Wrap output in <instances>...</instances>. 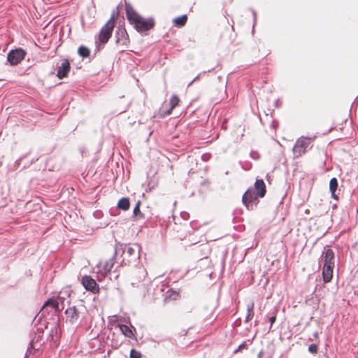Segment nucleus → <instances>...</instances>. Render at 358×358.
Listing matches in <instances>:
<instances>
[{
  "mask_svg": "<svg viewBox=\"0 0 358 358\" xmlns=\"http://www.w3.org/2000/svg\"><path fill=\"white\" fill-rule=\"evenodd\" d=\"M313 337H314V338H315V339H317V338H318L319 334H318V332H317V331H315V332H314V333H313Z\"/></svg>",
  "mask_w": 358,
  "mask_h": 358,
  "instance_id": "obj_32",
  "label": "nucleus"
},
{
  "mask_svg": "<svg viewBox=\"0 0 358 358\" xmlns=\"http://www.w3.org/2000/svg\"><path fill=\"white\" fill-rule=\"evenodd\" d=\"M126 15L129 23L133 24L138 32L150 30L154 27L153 18L144 19L130 5H126Z\"/></svg>",
  "mask_w": 358,
  "mask_h": 358,
  "instance_id": "obj_1",
  "label": "nucleus"
},
{
  "mask_svg": "<svg viewBox=\"0 0 358 358\" xmlns=\"http://www.w3.org/2000/svg\"><path fill=\"white\" fill-rule=\"evenodd\" d=\"M275 316H271L270 318H269V321H270V323H271V327L273 325V324L275 322Z\"/></svg>",
  "mask_w": 358,
  "mask_h": 358,
  "instance_id": "obj_30",
  "label": "nucleus"
},
{
  "mask_svg": "<svg viewBox=\"0 0 358 358\" xmlns=\"http://www.w3.org/2000/svg\"><path fill=\"white\" fill-rule=\"evenodd\" d=\"M321 262H324V265H335V255L334 251L330 248H324L322 255L320 257Z\"/></svg>",
  "mask_w": 358,
  "mask_h": 358,
  "instance_id": "obj_9",
  "label": "nucleus"
},
{
  "mask_svg": "<svg viewBox=\"0 0 358 358\" xmlns=\"http://www.w3.org/2000/svg\"><path fill=\"white\" fill-rule=\"evenodd\" d=\"M114 27L115 22L113 15L101 29L98 36V41H96V43H106L111 37Z\"/></svg>",
  "mask_w": 358,
  "mask_h": 358,
  "instance_id": "obj_3",
  "label": "nucleus"
},
{
  "mask_svg": "<svg viewBox=\"0 0 358 358\" xmlns=\"http://www.w3.org/2000/svg\"><path fill=\"white\" fill-rule=\"evenodd\" d=\"M252 340H248L246 341H244L238 347L236 350H234V352H237L238 351H241L243 349H245L247 348V343H252Z\"/></svg>",
  "mask_w": 358,
  "mask_h": 358,
  "instance_id": "obj_24",
  "label": "nucleus"
},
{
  "mask_svg": "<svg viewBox=\"0 0 358 358\" xmlns=\"http://www.w3.org/2000/svg\"><path fill=\"white\" fill-rule=\"evenodd\" d=\"M252 14H253V16H254V21L255 22L256 21V13L255 10L252 11Z\"/></svg>",
  "mask_w": 358,
  "mask_h": 358,
  "instance_id": "obj_34",
  "label": "nucleus"
},
{
  "mask_svg": "<svg viewBox=\"0 0 358 358\" xmlns=\"http://www.w3.org/2000/svg\"><path fill=\"white\" fill-rule=\"evenodd\" d=\"M114 259L113 257L111 258L108 261L104 263V264L103 265V267H102L103 271L102 272L105 275H107L112 269V268L114 265V259Z\"/></svg>",
  "mask_w": 358,
  "mask_h": 358,
  "instance_id": "obj_18",
  "label": "nucleus"
},
{
  "mask_svg": "<svg viewBox=\"0 0 358 358\" xmlns=\"http://www.w3.org/2000/svg\"><path fill=\"white\" fill-rule=\"evenodd\" d=\"M255 190L259 198H263L266 194V185L262 179H257L255 185Z\"/></svg>",
  "mask_w": 358,
  "mask_h": 358,
  "instance_id": "obj_13",
  "label": "nucleus"
},
{
  "mask_svg": "<svg viewBox=\"0 0 358 358\" xmlns=\"http://www.w3.org/2000/svg\"><path fill=\"white\" fill-rule=\"evenodd\" d=\"M82 284L86 290L90 291L92 293H97L99 287L96 281L90 275H84L82 278Z\"/></svg>",
  "mask_w": 358,
  "mask_h": 358,
  "instance_id": "obj_8",
  "label": "nucleus"
},
{
  "mask_svg": "<svg viewBox=\"0 0 358 358\" xmlns=\"http://www.w3.org/2000/svg\"><path fill=\"white\" fill-rule=\"evenodd\" d=\"M337 187H338V180L336 178H332L329 182V190L331 192V196L334 199H338V196L336 194V191L337 189Z\"/></svg>",
  "mask_w": 358,
  "mask_h": 358,
  "instance_id": "obj_15",
  "label": "nucleus"
},
{
  "mask_svg": "<svg viewBox=\"0 0 358 358\" xmlns=\"http://www.w3.org/2000/svg\"><path fill=\"white\" fill-rule=\"evenodd\" d=\"M130 206V202L129 198L127 197H122L120 199L117 203V207L119 209L123 210H127L129 208Z\"/></svg>",
  "mask_w": 358,
  "mask_h": 358,
  "instance_id": "obj_16",
  "label": "nucleus"
},
{
  "mask_svg": "<svg viewBox=\"0 0 358 358\" xmlns=\"http://www.w3.org/2000/svg\"><path fill=\"white\" fill-rule=\"evenodd\" d=\"M141 246L137 244H133L129 245L125 248L124 252L129 257H131L134 259H139L140 257Z\"/></svg>",
  "mask_w": 358,
  "mask_h": 358,
  "instance_id": "obj_10",
  "label": "nucleus"
},
{
  "mask_svg": "<svg viewBox=\"0 0 358 358\" xmlns=\"http://www.w3.org/2000/svg\"><path fill=\"white\" fill-rule=\"evenodd\" d=\"M259 196L252 188L248 189L243 195L242 201L248 210H252L258 203Z\"/></svg>",
  "mask_w": 358,
  "mask_h": 358,
  "instance_id": "obj_5",
  "label": "nucleus"
},
{
  "mask_svg": "<svg viewBox=\"0 0 358 358\" xmlns=\"http://www.w3.org/2000/svg\"><path fill=\"white\" fill-rule=\"evenodd\" d=\"M263 355H264V352L262 350H261L259 353H258V358H262L263 357Z\"/></svg>",
  "mask_w": 358,
  "mask_h": 358,
  "instance_id": "obj_33",
  "label": "nucleus"
},
{
  "mask_svg": "<svg viewBox=\"0 0 358 358\" xmlns=\"http://www.w3.org/2000/svg\"><path fill=\"white\" fill-rule=\"evenodd\" d=\"M120 329L122 334L128 338H132L134 336L133 331L127 325H125V324L120 325Z\"/></svg>",
  "mask_w": 358,
  "mask_h": 358,
  "instance_id": "obj_19",
  "label": "nucleus"
},
{
  "mask_svg": "<svg viewBox=\"0 0 358 358\" xmlns=\"http://www.w3.org/2000/svg\"><path fill=\"white\" fill-rule=\"evenodd\" d=\"M318 351V346L317 344H311L308 347V352L311 354H316Z\"/></svg>",
  "mask_w": 358,
  "mask_h": 358,
  "instance_id": "obj_25",
  "label": "nucleus"
},
{
  "mask_svg": "<svg viewBox=\"0 0 358 358\" xmlns=\"http://www.w3.org/2000/svg\"><path fill=\"white\" fill-rule=\"evenodd\" d=\"M334 268V266L331 265H323L322 277L325 283L329 282L331 280Z\"/></svg>",
  "mask_w": 358,
  "mask_h": 358,
  "instance_id": "obj_14",
  "label": "nucleus"
},
{
  "mask_svg": "<svg viewBox=\"0 0 358 358\" xmlns=\"http://www.w3.org/2000/svg\"><path fill=\"white\" fill-rule=\"evenodd\" d=\"M250 155V157L254 159H257L259 157V153L256 151H252Z\"/></svg>",
  "mask_w": 358,
  "mask_h": 358,
  "instance_id": "obj_28",
  "label": "nucleus"
},
{
  "mask_svg": "<svg viewBox=\"0 0 358 358\" xmlns=\"http://www.w3.org/2000/svg\"><path fill=\"white\" fill-rule=\"evenodd\" d=\"M64 298L59 296L57 299L55 298H50L48 299L45 303L43 304L42 309L46 308V307H51L52 309L55 310L56 311H59V302H62V303H64Z\"/></svg>",
  "mask_w": 358,
  "mask_h": 358,
  "instance_id": "obj_11",
  "label": "nucleus"
},
{
  "mask_svg": "<svg viewBox=\"0 0 358 358\" xmlns=\"http://www.w3.org/2000/svg\"><path fill=\"white\" fill-rule=\"evenodd\" d=\"M26 52L22 48L10 50L7 56V60L11 65H17L24 59Z\"/></svg>",
  "mask_w": 358,
  "mask_h": 358,
  "instance_id": "obj_6",
  "label": "nucleus"
},
{
  "mask_svg": "<svg viewBox=\"0 0 358 358\" xmlns=\"http://www.w3.org/2000/svg\"><path fill=\"white\" fill-rule=\"evenodd\" d=\"M206 73V71H203V72H202V73H199L197 76H196V77L193 79V80H192V81L190 82V83L189 84V86H190V85H192L194 81H196V80H198V79H199V78L202 75L205 74Z\"/></svg>",
  "mask_w": 358,
  "mask_h": 358,
  "instance_id": "obj_29",
  "label": "nucleus"
},
{
  "mask_svg": "<svg viewBox=\"0 0 358 358\" xmlns=\"http://www.w3.org/2000/svg\"><path fill=\"white\" fill-rule=\"evenodd\" d=\"M179 98L176 95H173L170 99L171 108L168 113H171V110L178 104Z\"/></svg>",
  "mask_w": 358,
  "mask_h": 358,
  "instance_id": "obj_22",
  "label": "nucleus"
},
{
  "mask_svg": "<svg viewBox=\"0 0 358 358\" xmlns=\"http://www.w3.org/2000/svg\"><path fill=\"white\" fill-rule=\"evenodd\" d=\"M187 20L186 15L178 17L173 20V23L176 27H182L185 24Z\"/></svg>",
  "mask_w": 358,
  "mask_h": 358,
  "instance_id": "obj_20",
  "label": "nucleus"
},
{
  "mask_svg": "<svg viewBox=\"0 0 358 358\" xmlns=\"http://www.w3.org/2000/svg\"><path fill=\"white\" fill-rule=\"evenodd\" d=\"M83 306H80L79 307H76L75 306L68 308L65 310V314L66 315L67 320L71 324H76L80 317V314L81 313L82 309H83Z\"/></svg>",
  "mask_w": 358,
  "mask_h": 358,
  "instance_id": "obj_7",
  "label": "nucleus"
},
{
  "mask_svg": "<svg viewBox=\"0 0 358 358\" xmlns=\"http://www.w3.org/2000/svg\"><path fill=\"white\" fill-rule=\"evenodd\" d=\"M181 215L182 217L185 219V220H187V217L189 216L188 213H186V212H183L181 213Z\"/></svg>",
  "mask_w": 358,
  "mask_h": 358,
  "instance_id": "obj_31",
  "label": "nucleus"
},
{
  "mask_svg": "<svg viewBox=\"0 0 358 358\" xmlns=\"http://www.w3.org/2000/svg\"><path fill=\"white\" fill-rule=\"evenodd\" d=\"M140 205H141V203L140 201H138L135 207L134 208V210H133V214L136 217H138V218H141L143 217V214L141 213V210H140Z\"/></svg>",
  "mask_w": 358,
  "mask_h": 358,
  "instance_id": "obj_23",
  "label": "nucleus"
},
{
  "mask_svg": "<svg viewBox=\"0 0 358 358\" xmlns=\"http://www.w3.org/2000/svg\"><path fill=\"white\" fill-rule=\"evenodd\" d=\"M254 302L250 301L247 305V315L245 317V322H248L254 316Z\"/></svg>",
  "mask_w": 358,
  "mask_h": 358,
  "instance_id": "obj_17",
  "label": "nucleus"
},
{
  "mask_svg": "<svg viewBox=\"0 0 358 358\" xmlns=\"http://www.w3.org/2000/svg\"><path fill=\"white\" fill-rule=\"evenodd\" d=\"M130 358H141V354L134 349L130 351Z\"/></svg>",
  "mask_w": 358,
  "mask_h": 358,
  "instance_id": "obj_26",
  "label": "nucleus"
},
{
  "mask_svg": "<svg viewBox=\"0 0 358 358\" xmlns=\"http://www.w3.org/2000/svg\"><path fill=\"white\" fill-rule=\"evenodd\" d=\"M70 69H71V66H70L69 62L66 59L63 61L62 63L61 64V66H59V68H58L57 76L59 79H62V78L66 77L68 73L70 71Z\"/></svg>",
  "mask_w": 358,
  "mask_h": 358,
  "instance_id": "obj_12",
  "label": "nucleus"
},
{
  "mask_svg": "<svg viewBox=\"0 0 358 358\" xmlns=\"http://www.w3.org/2000/svg\"><path fill=\"white\" fill-rule=\"evenodd\" d=\"M314 139L315 137L301 136L299 138L292 148L294 157H299L302 155L305 154L307 150L312 147L310 146V144Z\"/></svg>",
  "mask_w": 358,
  "mask_h": 358,
  "instance_id": "obj_2",
  "label": "nucleus"
},
{
  "mask_svg": "<svg viewBox=\"0 0 358 358\" xmlns=\"http://www.w3.org/2000/svg\"><path fill=\"white\" fill-rule=\"evenodd\" d=\"M115 43L118 47L122 48L121 51L124 50V48L127 47L129 43V35L124 27L119 26L117 27L115 34Z\"/></svg>",
  "mask_w": 358,
  "mask_h": 358,
  "instance_id": "obj_4",
  "label": "nucleus"
},
{
  "mask_svg": "<svg viewBox=\"0 0 358 358\" xmlns=\"http://www.w3.org/2000/svg\"><path fill=\"white\" fill-rule=\"evenodd\" d=\"M33 348H34V341H31L29 342V347L27 348L26 355H28L29 354H31V350H32Z\"/></svg>",
  "mask_w": 358,
  "mask_h": 358,
  "instance_id": "obj_27",
  "label": "nucleus"
},
{
  "mask_svg": "<svg viewBox=\"0 0 358 358\" xmlns=\"http://www.w3.org/2000/svg\"><path fill=\"white\" fill-rule=\"evenodd\" d=\"M213 70V69H209V70H208L206 72H210V71H212Z\"/></svg>",
  "mask_w": 358,
  "mask_h": 358,
  "instance_id": "obj_35",
  "label": "nucleus"
},
{
  "mask_svg": "<svg viewBox=\"0 0 358 358\" xmlns=\"http://www.w3.org/2000/svg\"><path fill=\"white\" fill-rule=\"evenodd\" d=\"M78 52L80 57L85 58L89 57L90 51L87 47L81 45L79 47Z\"/></svg>",
  "mask_w": 358,
  "mask_h": 358,
  "instance_id": "obj_21",
  "label": "nucleus"
}]
</instances>
